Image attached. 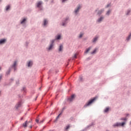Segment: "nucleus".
Masks as SVG:
<instances>
[{"label": "nucleus", "instance_id": "obj_57", "mask_svg": "<svg viewBox=\"0 0 131 131\" xmlns=\"http://www.w3.org/2000/svg\"><path fill=\"white\" fill-rule=\"evenodd\" d=\"M49 72H51V70L49 71Z\"/></svg>", "mask_w": 131, "mask_h": 131}, {"label": "nucleus", "instance_id": "obj_18", "mask_svg": "<svg viewBox=\"0 0 131 131\" xmlns=\"http://www.w3.org/2000/svg\"><path fill=\"white\" fill-rule=\"evenodd\" d=\"M97 53V48H95L92 52L91 53V55H95Z\"/></svg>", "mask_w": 131, "mask_h": 131}, {"label": "nucleus", "instance_id": "obj_37", "mask_svg": "<svg viewBox=\"0 0 131 131\" xmlns=\"http://www.w3.org/2000/svg\"><path fill=\"white\" fill-rule=\"evenodd\" d=\"M36 122H37V123H38V122H39V120L38 119H36Z\"/></svg>", "mask_w": 131, "mask_h": 131}, {"label": "nucleus", "instance_id": "obj_16", "mask_svg": "<svg viewBox=\"0 0 131 131\" xmlns=\"http://www.w3.org/2000/svg\"><path fill=\"white\" fill-rule=\"evenodd\" d=\"M27 123H28V121H26L23 124V126H24V127H27Z\"/></svg>", "mask_w": 131, "mask_h": 131}, {"label": "nucleus", "instance_id": "obj_56", "mask_svg": "<svg viewBox=\"0 0 131 131\" xmlns=\"http://www.w3.org/2000/svg\"><path fill=\"white\" fill-rule=\"evenodd\" d=\"M28 122V123H30V121H29V122Z\"/></svg>", "mask_w": 131, "mask_h": 131}, {"label": "nucleus", "instance_id": "obj_58", "mask_svg": "<svg viewBox=\"0 0 131 131\" xmlns=\"http://www.w3.org/2000/svg\"><path fill=\"white\" fill-rule=\"evenodd\" d=\"M69 61H70V59H69Z\"/></svg>", "mask_w": 131, "mask_h": 131}, {"label": "nucleus", "instance_id": "obj_5", "mask_svg": "<svg viewBox=\"0 0 131 131\" xmlns=\"http://www.w3.org/2000/svg\"><path fill=\"white\" fill-rule=\"evenodd\" d=\"M100 38V36L98 35H97L95 36L94 38L92 39V42L93 43H96L97 41H98V39Z\"/></svg>", "mask_w": 131, "mask_h": 131}, {"label": "nucleus", "instance_id": "obj_41", "mask_svg": "<svg viewBox=\"0 0 131 131\" xmlns=\"http://www.w3.org/2000/svg\"><path fill=\"white\" fill-rule=\"evenodd\" d=\"M45 121V120H43L40 122V123H42Z\"/></svg>", "mask_w": 131, "mask_h": 131}, {"label": "nucleus", "instance_id": "obj_24", "mask_svg": "<svg viewBox=\"0 0 131 131\" xmlns=\"http://www.w3.org/2000/svg\"><path fill=\"white\" fill-rule=\"evenodd\" d=\"M109 111V107H106L105 110H104V113H107V112Z\"/></svg>", "mask_w": 131, "mask_h": 131}, {"label": "nucleus", "instance_id": "obj_53", "mask_svg": "<svg viewBox=\"0 0 131 131\" xmlns=\"http://www.w3.org/2000/svg\"><path fill=\"white\" fill-rule=\"evenodd\" d=\"M21 120H23V118H21Z\"/></svg>", "mask_w": 131, "mask_h": 131}, {"label": "nucleus", "instance_id": "obj_13", "mask_svg": "<svg viewBox=\"0 0 131 131\" xmlns=\"http://www.w3.org/2000/svg\"><path fill=\"white\" fill-rule=\"evenodd\" d=\"M17 62H18V61H17V60L14 61L13 64L11 66V68L16 67V66L17 65Z\"/></svg>", "mask_w": 131, "mask_h": 131}, {"label": "nucleus", "instance_id": "obj_59", "mask_svg": "<svg viewBox=\"0 0 131 131\" xmlns=\"http://www.w3.org/2000/svg\"><path fill=\"white\" fill-rule=\"evenodd\" d=\"M106 131H109V130H106Z\"/></svg>", "mask_w": 131, "mask_h": 131}, {"label": "nucleus", "instance_id": "obj_14", "mask_svg": "<svg viewBox=\"0 0 131 131\" xmlns=\"http://www.w3.org/2000/svg\"><path fill=\"white\" fill-rule=\"evenodd\" d=\"M92 49L91 47H89L88 49H86V50L84 52L85 54H88L90 51H91V49Z\"/></svg>", "mask_w": 131, "mask_h": 131}, {"label": "nucleus", "instance_id": "obj_1", "mask_svg": "<svg viewBox=\"0 0 131 131\" xmlns=\"http://www.w3.org/2000/svg\"><path fill=\"white\" fill-rule=\"evenodd\" d=\"M54 43H55V39H52L50 40V44L49 45V48H47L46 50L49 52L50 51H52V49H54Z\"/></svg>", "mask_w": 131, "mask_h": 131}, {"label": "nucleus", "instance_id": "obj_2", "mask_svg": "<svg viewBox=\"0 0 131 131\" xmlns=\"http://www.w3.org/2000/svg\"><path fill=\"white\" fill-rule=\"evenodd\" d=\"M95 101H96V97H94L93 99H91L90 100H89L88 102L84 105V107L85 108L86 107H88V106H90V105L94 103Z\"/></svg>", "mask_w": 131, "mask_h": 131}, {"label": "nucleus", "instance_id": "obj_50", "mask_svg": "<svg viewBox=\"0 0 131 131\" xmlns=\"http://www.w3.org/2000/svg\"><path fill=\"white\" fill-rule=\"evenodd\" d=\"M57 121V119L56 118V120H55L54 122H56Z\"/></svg>", "mask_w": 131, "mask_h": 131}, {"label": "nucleus", "instance_id": "obj_7", "mask_svg": "<svg viewBox=\"0 0 131 131\" xmlns=\"http://www.w3.org/2000/svg\"><path fill=\"white\" fill-rule=\"evenodd\" d=\"M22 106V102L21 101L18 102L15 106V108L17 110L19 109L20 107Z\"/></svg>", "mask_w": 131, "mask_h": 131}, {"label": "nucleus", "instance_id": "obj_27", "mask_svg": "<svg viewBox=\"0 0 131 131\" xmlns=\"http://www.w3.org/2000/svg\"><path fill=\"white\" fill-rule=\"evenodd\" d=\"M25 21H26V18H24V19L21 21V24H24V23H25Z\"/></svg>", "mask_w": 131, "mask_h": 131}, {"label": "nucleus", "instance_id": "obj_8", "mask_svg": "<svg viewBox=\"0 0 131 131\" xmlns=\"http://www.w3.org/2000/svg\"><path fill=\"white\" fill-rule=\"evenodd\" d=\"M7 42V39L6 38H2L0 39V45H5Z\"/></svg>", "mask_w": 131, "mask_h": 131}, {"label": "nucleus", "instance_id": "obj_32", "mask_svg": "<svg viewBox=\"0 0 131 131\" xmlns=\"http://www.w3.org/2000/svg\"><path fill=\"white\" fill-rule=\"evenodd\" d=\"M8 10H10V6H7L6 7V11H8Z\"/></svg>", "mask_w": 131, "mask_h": 131}, {"label": "nucleus", "instance_id": "obj_25", "mask_svg": "<svg viewBox=\"0 0 131 131\" xmlns=\"http://www.w3.org/2000/svg\"><path fill=\"white\" fill-rule=\"evenodd\" d=\"M120 120H123L124 121H126V120H127V119H126V118H121Z\"/></svg>", "mask_w": 131, "mask_h": 131}, {"label": "nucleus", "instance_id": "obj_23", "mask_svg": "<svg viewBox=\"0 0 131 131\" xmlns=\"http://www.w3.org/2000/svg\"><path fill=\"white\" fill-rule=\"evenodd\" d=\"M80 81H83V78H82V76H79V78Z\"/></svg>", "mask_w": 131, "mask_h": 131}, {"label": "nucleus", "instance_id": "obj_30", "mask_svg": "<svg viewBox=\"0 0 131 131\" xmlns=\"http://www.w3.org/2000/svg\"><path fill=\"white\" fill-rule=\"evenodd\" d=\"M28 45H29V42L28 41H26L25 43V46L28 47Z\"/></svg>", "mask_w": 131, "mask_h": 131}, {"label": "nucleus", "instance_id": "obj_21", "mask_svg": "<svg viewBox=\"0 0 131 131\" xmlns=\"http://www.w3.org/2000/svg\"><path fill=\"white\" fill-rule=\"evenodd\" d=\"M104 12V9H101L100 11H98V15H101V14H102V13H103Z\"/></svg>", "mask_w": 131, "mask_h": 131}, {"label": "nucleus", "instance_id": "obj_45", "mask_svg": "<svg viewBox=\"0 0 131 131\" xmlns=\"http://www.w3.org/2000/svg\"><path fill=\"white\" fill-rule=\"evenodd\" d=\"M66 2V0H62V3Z\"/></svg>", "mask_w": 131, "mask_h": 131}, {"label": "nucleus", "instance_id": "obj_47", "mask_svg": "<svg viewBox=\"0 0 131 131\" xmlns=\"http://www.w3.org/2000/svg\"><path fill=\"white\" fill-rule=\"evenodd\" d=\"M126 115V116H129V114H127Z\"/></svg>", "mask_w": 131, "mask_h": 131}, {"label": "nucleus", "instance_id": "obj_52", "mask_svg": "<svg viewBox=\"0 0 131 131\" xmlns=\"http://www.w3.org/2000/svg\"><path fill=\"white\" fill-rule=\"evenodd\" d=\"M43 128H46V126H44Z\"/></svg>", "mask_w": 131, "mask_h": 131}, {"label": "nucleus", "instance_id": "obj_60", "mask_svg": "<svg viewBox=\"0 0 131 131\" xmlns=\"http://www.w3.org/2000/svg\"><path fill=\"white\" fill-rule=\"evenodd\" d=\"M0 94H1V91H0Z\"/></svg>", "mask_w": 131, "mask_h": 131}, {"label": "nucleus", "instance_id": "obj_35", "mask_svg": "<svg viewBox=\"0 0 131 131\" xmlns=\"http://www.w3.org/2000/svg\"><path fill=\"white\" fill-rule=\"evenodd\" d=\"M65 109H66V107H65V106L62 108V110L61 111H62V113L64 111V110H65Z\"/></svg>", "mask_w": 131, "mask_h": 131}, {"label": "nucleus", "instance_id": "obj_22", "mask_svg": "<svg viewBox=\"0 0 131 131\" xmlns=\"http://www.w3.org/2000/svg\"><path fill=\"white\" fill-rule=\"evenodd\" d=\"M130 37H131V33L128 36V37L126 38V40L127 41H128V40H129V39H130Z\"/></svg>", "mask_w": 131, "mask_h": 131}, {"label": "nucleus", "instance_id": "obj_51", "mask_svg": "<svg viewBox=\"0 0 131 131\" xmlns=\"http://www.w3.org/2000/svg\"><path fill=\"white\" fill-rule=\"evenodd\" d=\"M30 128H32V126H30Z\"/></svg>", "mask_w": 131, "mask_h": 131}, {"label": "nucleus", "instance_id": "obj_39", "mask_svg": "<svg viewBox=\"0 0 131 131\" xmlns=\"http://www.w3.org/2000/svg\"><path fill=\"white\" fill-rule=\"evenodd\" d=\"M62 114H63V111H61V112L58 115L60 116V115H62Z\"/></svg>", "mask_w": 131, "mask_h": 131}, {"label": "nucleus", "instance_id": "obj_42", "mask_svg": "<svg viewBox=\"0 0 131 131\" xmlns=\"http://www.w3.org/2000/svg\"><path fill=\"white\" fill-rule=\"evenodd\" d=\"M22 91H25V88L23 87Z\"/></svg>", "mask_w": 131, "mask_h": 131}, {"label": "nucleus", "instance_id": "obj_4", "mask_svg": "<svg viewBox=\"0 0 131 131\" xmlns=\"http://www.w3.org/2000/svg\"><path fill=\"white\" fill-rule=\"evenodd\" d=\"M74 99H75V94H73L70 97L67 99V101L71 102Z\"/></svg>", "mask_w": 131, "mask_h": 131}, {"label": "nucleus", "instance_id": "obj_17", "mask_svg": "<svg viewBox=\"0 0 131 131\" xmlns=\"http://www.w3.org/2000/svg\"><path fill=\"white\" fill-rule=\"evenodd\" d=\"M70 128V125H68L64 128V131H68V129H69Z\"/></svg>", "mask_w": 131, "mask_h": 131}, {"label": "nucleus", "instance_id": "obj_9", "mask_svg": "<svg viewBox=\"0 0 131 131\" xmlns=\"http://www.w3.org/2000/svg\"><path fill=\"white\" fill-rule=\"evenodd\" d=\"M27 65L28 67H31L32 65H33V62H32L31 60H30L29 62H28Z\"/></svg>", "mask_w": 131, "mask_h": 131}, {"label": "nucleus", "instance_id": "obj_48", "mask_svg": "<svg viewBox=\"0 0 131 131\" xmlns=\"http://www.w3.org/2000/svg\"><path fill=\"white\" fill-rule=\"evenodd\" d=\"M109 6H110V5H107V6H106V8H108V7H109Z\"/></svg>", "mask_w": 131, "mask_h": 131}, {"label": "nucleus", "instance_id": "obj_12", "mask_svg": "<svg viewBox=\"0 0 131 131\" xmlns=\"http://www.w3.org/2000/svg\"><path fill=\"white\" fill-rule=\"evenodd\" d=\"M81 8V6L80 5H79L77 8V9L75 10V13L76 14H77V12L79 11V9Z\"/></svg>", "mask_w": 131, "mask_h": 131}, {"label": "nucleus", "instance_id": "obj_36", "mask_svg": "<svg viewBox=\"0 0 131 131\" xmlns=\"http://www.w3.org/2000/svg\"><path fill=\"white\" fill-rule=\"evenodd\" d=\"M16 84H19V80H17L16 81Z\"/></svg>", "mask_w": 131, "mask_h": 131}, {"label": "nucleus", "instance_id": "obj_34", "mask_svg": "<svg viewBox=\"0 0 131 131\" xmlns=\"http://www.w3.org/2000/svg\"><path fill=\"white\" fill-rule=\"evenodd\" d=\"M110 13H111V11L108 10L107 13H106V15H109V14H110Z\"/></svg>", "mask_w": 131, "mask_h": 131}, {"label": "nucleus", "instance_id": "obj_43", "mask_svg": "<svg viewBox=\"0 0 131 131\" xmlns=\"http://www.w3.org/2000/svg\"><path fill=\"white\" fill-rule=\"evenodd\" d=\"M62 26H65V23H62Z\"/></svg>", "mask_w": 131, "mask_h": 131}, {"label": "nucleus", "instance_id": "obj_10", "mask_svg": "<svg viewBox=\"0 0 131 131\" xmlns=\"http://www.w3.org/2000/svg\"><path fill=\"white\" fill-rule=\"evenodd\" d=\"M42 4V2H41V1H39L37 3V8H41V5Z\"/></svg>", "mask_w": 131, "mask_h": 131}, {"label": "nucleus", "instance_id": "obj_3", "mask_svg": "<svg viewBox=\"0 0 131 131\" xmlns=\"http://www.w3.org/2000/svg\"><path fill=\"white\" fill-rule=\"evenodd\" d=\"M125 122H122V123L116 122L115 124H114V127H116L118 126H124L125 124Z\"/></svg>", "mask_w": 131, "mask_h": 131}, {"label": "nucleus", "instance_id": "obj_55", "mask_svg": "<svg viewBox=\"0 0 131 131\" xmlns=\"http://www.w3.org/2000/svg\"><path fill=\"white\" fill-rule=\"evenodd\" d=\"M52 105H53V103H51V106H52Z\"/></svg>", "mask_w": 131, "mask_h": 131}, {"label": "nucleus", "instance_id": "obj_29", "mask_svg": "<svg viewBox=\"0 0 131 131\" xmlns=\"http://www.w3.org/2000/svg\"><path fill=\"white\" fill-rule=\"evenodd\" d=\"M72 58H72L73 60V59H74V58H75V59H76V58H77V54H75L74 55V56H73Z\"/></svg>", "mask_w": 131, "mask_h": 131}, {"label": "nucleus", "instance_id": "obj_26", "mask_svg": "<svg viewBox=\"0 0 131 131\" xmlns=\"http://www.w3.org/2000/svg\"><path fill=\"white\" fill-rule=\"evenodd\" d=\"M9 84H11V83L14 81V78H11L10 79H9Z\"/></svg>", "mask_w": 131, "mask_h": 131}, {"label": "nucleus", "instance_id": "obj_33", "mask_svg": "<svg viewBox=\"0 0 131 131\" xmlns=\"http://www.w3.org/2000/svg\"><path fill=\"white\" fill-rule=\"evenodd\" d=\"M82 35H83V34H80L79 36V38H81V37H82Z\"/></svg>", "mask_w": 131, "mask_h": 131}, {"label": "nucleus", "instance_id": "obj_31", "mask_svg": "<svg viewBox=\"0 0 131 131\" xmlns=\"http://www.w3.org/2000/svg\"><path fill=\"white\" fill-rule=\"evenodd\" d=\"M3 78V75L0 74V82L2 81V79Z\"/></svg>", "mask_w": 131, "mask_h": 131}, {"label": "nucleus", "instance_id": "obj_15", "mask_svg": "<svg viewBox=\"0 0 131 131\" xmlns=\"http://www.w3.org/2000/svg\"><path fill=\"white\" fill-rule=\"evenodd\" d=\"M10 73H11V68L8 69V70L6 72V75H10Z\"/></svg>", "mask_w": 131, "mask_h": 131}, {"label": "nucleus", "instance_id": "obj_38", "mask_svg": "<svg viewBox=\"0 0 131 131\" xmlns=\"http://www.w3.org/2000/svg\"><path fill=\"white\" fill-rule=\"evenodd\" d=\"M13 68H14V71H16V70H17V68L13 67Z\"/></svg>", "mask_w": 131, "mask_h": 131}, {"label": "nucleus", "instance_id": "obj_49", "mask_svg": "<svg viewBox=\"0 0 131 131\" xmlns=\"http://www.w3.org/2000/svg\"><path fill=\"white\" fill-rule=\"evenodd\" d=\"M129 11H128V12H127V15H128V13H129Z\"/></svg>", "mask_w": 131, "mask_h": 131}, {"label": "nucleus", "instance_id": "obj_54", "mask_svg": "<svg viewBox=\"0 0 131 131\" xmlns=\"http://www.w3.org/2000/svg\"><path fill=\"white\" fill-rule=\"evenodd\" d=\"M0 70H2V68L0 67Z\"/></svg>", "mask_w": 131, "mask_h": 131}, {"label": "nucleus", "instance_id": "obj_40", "mask_svg": "<svg viewBox=\"0 0 131 131\" xmlns=\"http://www.w3.org/2000/svg\"><path fill=\"white\" fill-rule=\"evenodd\" d=\"M59 117H60V116H59V115H58L57 117H56V120H58Z\"/></svg>", "mask_w": 131, "mask_h": 131}, {"label": "nucleus", "instance_id": "obj_6", "mask_svg": "<svg viewBox=\"0 0 131 131\" xmlns=\"http://www.w3.org/2000/svg\"><path fill=\"white\" fill-rule=\"evenodd\" d=\"M93 125H95L94 122H92L91 124L88 125L85 128H84L81 131H86L88 130V128H90L91 127H92V126H93Z\"/></svg>", "mask_w": 131, "mask_h": 131}, {"label": "nucleus", "instance_id": "obj_46", "mask_svg": "<svg viewBox=\"0 0 131 131\" xmlns=\"http://www.w3.org/2000/svg\"><path fill=\"white\" fill-rule=\"evenodd\" d=\"M87 60H91V58H90V57H89V58H87Z\"/></svg>", "mask_w": 131, "mask_h": 131}, {"label": "nucleus", "instance_id": "obj_28", "mask_svg": "<svg viewBox=\"0 0 131 131\" xmlns=\"http://www.w3.org/2000/svg\"><path fill=\"white\" fill-rule=\"evenodd\" d=\"M103 19H104V18L103 17H101L99 19H98V22H101V21H102Z\"/></svg>", "mask_w": 131, "mask_h": 131}, {"label": "nucleus", "instance_id": "obj_44", "mask_svg": "<svg viewBox=\"0 0 131 131\" xmlns=\"http://www.w3.org/2000/svg\"><path fill=\"white\" fill-rule=\"evenodd\" d=\"M37 97H38V96H36V98H35V101H36V100H37Z\"/></svg>", "mask_w": 131, "mask_h": 131}, {"label": "nucleus", "instance_id": "obj_11", "mask_svg": "<svg viewBox=\"0 0 131 131\" xmlns=\"http://www.w3.org/2000/svg\"><path fill=\"white\" fill-rule=\"evenodd\" d=\"M63 45L61 44L59 46V48L58 49V52H62V51H63Z\"/></svg>", "mask_w": 131, "mask_h": 131}, {"label": "nucleus", "instance_id": "obj_19", "mask_svg": "<svg viewBox=\"0 0 131 131\" xmlns=\"http://www.w3.org/2000/svg\"><path fill=\"white\" fill-rule=\"evenodd\" d=\"M55 39H56V40H58L59 39H61V35H58L57 36H56Z\"/></svg>", "mask_w": 131, "mask_h": 131}, {"label": "nucleus", "instance_id": "obj_20", "mask_svg": "<svg viewBox=\"0 0 131 131\" xmlns=\"http://www.w3.org/2000/svg\"><path fill=\"white\" fill-rule=\"evenodd\" d=\"M48 20H47L46 19H44L43 21V26H46L47 24H48Z\"/></svg>", "mask_w": 131, "mask_h": 131}]
</instances>
